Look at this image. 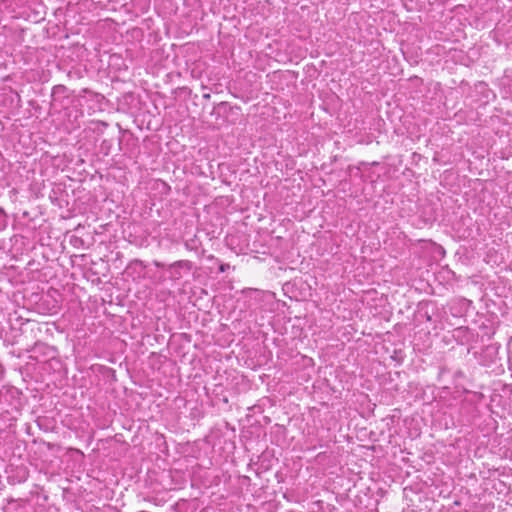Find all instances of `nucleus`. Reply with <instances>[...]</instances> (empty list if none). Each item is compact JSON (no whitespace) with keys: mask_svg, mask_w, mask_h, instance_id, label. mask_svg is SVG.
Instances as JSON below:
<instances>
[{"mask_svg":"<svg viewBox=\"0 0 512 512\" xmlns=\"http://www.w3.org/2000/svg\"><path fill=\"white\" fill-rule=\"evenodd\" d=\"M155 265H156L157 267H161V266H162L159 262H155Z\"/></svg>","mask_w":512,"mask_h":512,"instance_id":"nucleus-2","label":"nucleus"},{"mask_svg":"<svg viewBox=\"0 0 512 512\" xmlns=\"http://www.w3.org/2000/svg\"><path fill=\"white\" fill-rule=\"evenodd\" d=\"M220 270H221L222 272H223V271H225V267L222 265V266L220 267Z\"/></svg>","mask_w":512,"mask_h":512,"instance_id":"nucleus-3","label":"nucleus"},{"mask_svg":"<svg viewBox=\"0 0 512 512\" xmlns=\"http://www.w3.org/2000/svg\"><path fill=\"white\" fill-rule=\"evenodd\" d=\"M171 279L178 280L182 277L180 269L191 270L192 263L188 260H179L171 264Z\"/></svg>","mask_w":512,"mask_h":512,"instance_id":"nucleus-1","label":"nucleus"}]
</instances>
